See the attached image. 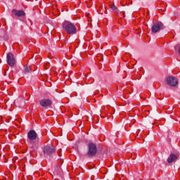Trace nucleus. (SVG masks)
I'll return each mask as SVG.
<instances>
[{"label": "nucleus", "instance_id": "obj_9", "mask_svg": "<svg viewBox=\"0 0 180 180\" xmlns=\"http://www.w3.org/2000/svg\"><path fill=\"white\" fill-rule=\"evenodd\" d=\"M176 160H178V156L175 153H171L167 158V162L172 164V162H176Z\"/></svg>", "mask_w": 180, "mask_h": 180}, {"label": "nucleus", "instance_id": "obj_12", "mask_svg": "<svg viewBox=\"0 0 180 180\" xmlns=\"http://www.w3.org/2000/svg\"><path fill=\"white\" fill-rule=\"evenodd\" d=\"M110 9H112V11H117V7H116L115 4H110Z\"/></svg>", "mask_w": 180, "mask_h": 180}, {"label": "nucleus", "instance_id": "obj_2", "mask_svg": "<svg viewBox=\"0 0 180 180\" xmlns=\"http://www.w3.org/2000/svg\"><path fill=\"white\" fill-rule=\"evenodd\" d=\"M87 157H89V158H92V157H95V155H96V153H98V147H96V143L89 142L87 144Z\"/></svg>", "mask_w": 180, "mask_h": 180}, {"label": "nucleus", "instance_id": "obj_14", "mask_svg": "<svg viewBox=\"0 0 180 180\" xmlns=\"http://www.w3.org/2000/svg\"><path fill=\"white\" fill-rule=\"evenodd\" d=\"M30 143H31V147H32V148H33V150H34V148H36L37 146L32 144V143H33V141H30Z\"/></svg>", "mask_w": 180, "mask_h": 180}, {"label": "nucleus", "instance_id": "obj_13", "mask_svg": "<svg viewBox=\"0 0 180 180\" xmlns=\"http://www.w3.org/2000/svg\"><path fill=\"white\" fill-rule=\"evenodd\" d=\"M102 11H104V13L106 15L108 14V10L106 9V7H103Z\"/></svg>", "mask_w": 180, "mask_h": 180}, {"label": "nucleus", "instance_id": "obj_8", "mask_svg": "<svg viewBox=\"0 0 180 180\" xmlns=\"http://www.w3.org/2000/svg\"><path fill=\"white\" fill-rule=\"evenodd\" d=\"M39 104L43 108H48V106H51V105L53 104V102L50 99L44 98L39 101Z\"/></svg>", "mask_w": 180, "mask_h": 180}, {"label": "nucleus", "instance_id": "obj_5", "mask_svg": "<svg viewBox=\"0 0 180 180\" xmlns=\"http://www.w3.org/2000/svg\"><path fill=\"white\" fill-rule=\"evenodd\" d=\"M11 16L13 18L20 19V18H25L26 13H25L23 10L13 9L11 11Z\"/></svg>", "mask_w": 180, "mask_h": 180}, {"label": "nucleus", "instance_id": "obj_15", "mask_svg": "<svg viewBox=\"0 0 180 180\" xmlns=\"http://www.w3.org/2000/svg\"><path fill=\"white\" fill-rule=\"evenodd\" d=\"M99 13H101V15H103V13H101V12H100Z\"/></svg>", "mask_w": 180, "mask_h": 180}, {"label": "nucleus", "instance_id": "obj_16", "mask_svg": "<svg viewBox=\"0 0 180 180\" xmlns=\"http://www.w3.org/2000/svg\"><path fill=\"white\" fill-rule=\"evenodd\" d=\"M125 15H124V17Z\"/></svg>", "mask_w": 180, "mask_h": 180}, {"label": "nucleus", "instance_id": "obj_11", "mask_svg": "<svg viewBox=\"0 0 180 180\" xmlns=\"http://www.w3.org/2000/svg\"><path fill=\"white\" fill-rule=\"evenodd\" d=\"M22 72L23 74H29L30 72V67L25 66Z\"/></svg>", "mask_w": 180, "mask_h": 180}, {"label": "nucleus", "instance_id": "obj_10", "mask_svg": "<svg viewBox=\"0 0 180 180\" xmlns=\"http://www.w3.org/2000/svg\"><path fill=\"white\" fill-rule=\"evenodd\" d=\"M27 137L31 141L36 140L37 139V134L34 130H30L27 134Z\"/></svg>", "mask_w": 180, "mask_h": 180}, {"label": "nucleus", "instance_id": "obj_4", "mask_svg": "<svg viewBox=\"0 0 180 180\" xmlns=\"http://www.w3.org/2000/svg\"><path fill=\"white\" fill-rule=\"evenodd\" d=\"M164 29V24L160 21L153 22L151 27L152 33H158L160 30Z\"/></svg>", "mask_w": 180, "mask_h": 180}, {"label": "nucleus", "instance_id": "obj_3", "mask_svg": "<svg viewBox=\"0 0 180 180\" xmlns=\"http://www.w3.org/2000/svg\"><path fill=\"white\" fill-rule=\"evenodd\" d=\"M56 146L49 144L43 148V153L45 157H51L56 153Z\"/></svg>", "mask_w": 180, "mask_h": 180}, {"label": "nucleus", "instance_id": "obj_1", "mask_svg": "<svg viewBox=\"0 0 180 180\" xmlns=\"http://www.w3.org/2000/svg\"><path fill=\"white\" fill-rule=\"evenodd\" d=\"M63 27L68 34H75V33H77V27H75V25H74L71 22H63Z\"/></svg>", "mask_w": 180, "mask_h": 180}, {"label": "nucleus", "instance_id": "obj_7", "mask_svg": "<svg viewBox=\"0 0 180 180\" xmlns=\"http://www.w3.org/2000/svg\"><path fill=\"white\" fill-rule=\"evenodd\" d=\"M167 85L170 86H176L178 85V79L174 76H169L167 78Z\"/></svg>", "mask_w": 180, "mask_h": 180}, {"label": "nucleus", "instance_id": "obj_6", "mask_svg": "<svg viewBox=\"0 0 180 180\" xmlns=\"http://www.w3.org/2000/svg\"><path fill=\"white\" fill-rule=\"evenodd\" d=\"M7 58V63L10 67H14L16 64V60L15 59V57L12 54V53H8L6 56Z\"/></svg>", "mask_w": 180, "mask_h": 180}]
</instances>
